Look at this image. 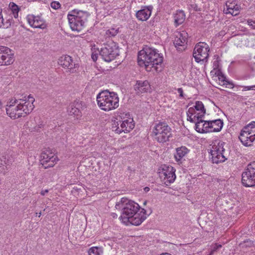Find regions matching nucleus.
Masks as SVG:
<instances>
[{
	"instance_id": "f257e3e1",
	"label": "nucleus",
	"mask_w": 255,
	"mask_h": 255,
	"mask_svg": "<svg viewBox=\"0 0 255 255\" xmlns=\"http://www.w3.org/2000/svg\"><path fill=\"white\" fill-rule=\"evenodd\" d=\"M121 203L117 204L116 207L122 208L119 219L126 225L138 226L146 219V210L140 208L137 203L125 198L121 199Z\"/></svg>"
},
{
	"instance_id": "f03ea898",
	"label": "nucleus",
	"mask_w": 255,
	"mask_h": 255,
	"mask_svg": "<svg viewBox=\"0 0 255 255\" xmlns=\"http://www.w3.org/2000/svg\"><path fill=\"white\" fill-rule=\"evenodd\" d=\"M163 60V56L153 47L145 46L138 53V63L140 66H144L147 71L153 70L157 71L158 65Z\"/></svg>"
},
{
	"instance_id": "7ed1b4c3",
	"label": "nucleus",
	"mask_w": 255,
	"mask_h": 255,
	"mask_svg": "<svg viewBox=\"0 0 255 255\" xmlns=\"http://www.w3.org/2000/svg\"><path fill=\"white\" fill-rule=\"evenodd\" d=\"M34 99L29 95L24 97V99H20L16 106H7L6 111L7 115L12 119H18L29 114L33 109Z\"/></svg>"
},
{
	"instance_id": "20e7f679",
	"label": "nucleus",
	"mask_w": 255,
	"mask_h": 255,
	"mask_svg": "<svg viewBox=\"0 0 255 255\" xmlns=\"http://www.w3.org/2000/svg\"><path fill=\"white\" fill-rule=\"evenodd\" d=\"M97 101L99 108L106 112L115 110L119 106V98L117 94L108 90L99 93L97 96Z\"/></svg>"
},
{
	"instance_id": "39448f33",
	"label": "nucleus",
	"mask_w": 255,
	"mask_h": 255,
	"mask_svg": "<svg viewBox=\"0 0 255 255\" xmlns=\"http://www.w3.org/2000/svg\"><path fill=\"white\" fill-rule=\"evenodd\" d=\"M89 13L87 11L74 9L67 15L69 23L73 31H81L86 25Z\"/></svg>"
},
{
	"instance_id": "423d86ee",
	"label": "nucleus",
	"mask_w": 255,
	"mask_h": 255,
	"mask_svg": "<svg viewBox=\"0 0 255 255\" xmlns=\"http://www.w3.org/2000/svg\"><path fill=\"white\" fill-rule=\"evenodd\" d=\"M134 127L133 119L130 117L129 114H121L116 120L112 121V129L117 133L122 132H128Z\"/></svg>"
},
{
	"instance_id": "0eeeda50",
	"label": "nucleus",
	"mask_w": 255,
	"mask_h": 255,
	"mask_svg": "<svg viewBox=\"0 0 255 255\" xmlns=\"http://www.w3.org/2000/svg\"><path fill=\"white\" fill-rule=\"evenodd\" d=\"M152 134L157 142L164 143L172 136L171 128L166 122H159L154 124Z\"/></svg>"
},
{
	"instance_id": "6e6552de",
	"label": "nucleus",
	"mask_w": 255,
	"mask_h": 255,
	"mask_svg": "<svg viewBox=\"0 0 255 255\" xmlns=\"http://www.w3.org/2000/svg\"><path fill=\"white\" fill-rule=\"evenodd\" d=\"M224 123L221 119L212 121H200L196 123V130L199 133H207L220 131Z\"/></svg>"
},
{
	"instance_id": "1a4fd4ad",
	"label": "nucleus",
	"mask_w": 255,
	"mask_h": 255,
	"mask_svg": "<svg viewBox=\"0 0 255 255\" xmlns=\"http://www.w3.org/2000/svg\"><path fill=\"white\" fill-rule=\"evenodd\" d=\"M100 56L106 62H111L119 55V50L116 43L109 40L104 43L99 52Z\"/></svg>"
},
{
	"instance_id": "9d476101",
	"label": "nucleus",
	"mask_w": 255,
	"mask_h": 255,
	"mask_svg": "<svg viewBox=\"0 0 255 255\" xmlns=\"http://www.w3.org/2000/svg\"><path fill=\"white\" fill-rule=\"evenodd\" d=\"M225 144V143L223 141L216 140L211 144L212 147L210 149L209 153L212 156L211 159L213 163L218 164L224 162L227 159L224 148Z\"/></svg>"
},
{
	"instance_id": "9b49d317",
	"label": "nucleus",
	"mask_w": 255,
	"mask_h": 255,
	"mask_svg": "<svg viewBox=\"0 0 255 255\" xmlns=\"http://www.w3.org/2000/svg\"><path fill=\"white\" fill-rule=\"evenodd\" d=\"M206 114V110L201 101H197L192 107L188 109L187 112V120L191 123H195L203 121L202 118Z\"/></svg>"
},
{
	"instance_id": "f8f14e48",
	"label": "nucleus",
	"mask_w": 255,
	"mask_h": 255,
	"mask_svg": "<svg viewBox=\"0 0 255 255\" xmlns=\"http://www.w3.org/2000/svg\"><path fill=\"white\" fill-rule=\"evenodd\" d=\"M160 178L166 186L174 182L176 179L175 169L171 166L162 165L158 170Z\"/></svg>"
},
{
	"instance_id": "ddd939ff",
	"label": "nucleus",
	"mask_w": 255,
	"mask_h": 255,
	"mask_svg": "<svg viewBox=\"0 0 255 255\" xmlns=\"http://www.w3.org/2000/svg\"><path fill=\"white\" fill-rule=\"evenodd\" d=\"M242 183L245 187H255V161L249 164L242 173Z\"/></svg>"
},
{
	"instance_id": "4468645a",
	"label": "nucleus",
	"mask_w": 255,
	"mask_h": 255,
	"mask_svg": "<svg viewBox=\"0 0 255 255\" xmlns=\"http://www.w3.org/2000/svg\"><path fill=\"white\" fill-rule=\"evenodd\" d=\"M209 51L210 47L207 43L205 42L197 43L194 47L193 53L195 61L198 63L207 62Z\"/></svg>"
},
{
	"instance_id": "2eb2a0df",
	"label": "nucleus",
	"mask_w": 255,
	"mask_h": 255,
	"mask_svg": "<svg viewBox=\"0 0 255 255\" xmlns=\"http://www.w3.org/2000/svg\"><path fill=\"white\" fill-rule=\"evenodd\" d=\"M40 157L41 163L45 169L53 167L58 160L57 156L49 150L43 151Z\"/></svg>"
},
{
	"instance_id": "dca6fc26",
	"label": "nucleus",
	"mask_w": 255,
	"mask_h": 255,
	"mask_svg": "<svg viewBox=\"0 0 255 255\" xmlns=\"http://www.w3.org/2000/svg\"><path fill=\"white\" fill-rule=\"evenodd\" d=\"M188 37V33L185 31H176L174 33V44L178 50L182 51L185 48Z\"/></svg>"
},
{
	"instance_id": "f3484780",
	"label": "nucleus",
	"mask_w": 255,
	"mask_h": 255,
	"mask_svg": "<svg viewBox=\"0 0 255 255\" xmlns=\"http://www.w3.org/2000/svg\"><path fill=\"white\" fill-rule=\"evenodd\" d=\"M86 108V104L80 100H75L71 103L68 108L69 115L78 119L82 117V111Z\"/></svg>"
},
{
	"instance_id": "a211bd4d",
	"label": "nucleus",
	"mask_w": 255,
	"mask_h": 255,
	"mask_svg": "<svg viewBox=\"0 0 255 255\" xmlns=\"http://www.w3.org/2000/svg\"><path fill=\"white\" fill-rule=\"evenodd\" d=\"M14 61L13 53L9 48L0 46V65H9Z\"/></svg>"
},
{
	"instance_id": "6ab92c4d",
	"label": "nucleus",
	"mask_w": 255,
	"mask_h": 255,
	"mask_svg": "<svg viewBox=\"0 0 255 255\" xmlns=\"http://www.w3.org/2000/svg\"><path fill=\"white\" fill-rule=\"evenodd\" d=\"M58 63L63 68L73 73L78 67V64L74 62L72 57L68 55H63L58 59Z\"/></svg>"
},
{
	"instance_id": "aec40b11",
	"label": "nucleus",
	"mask_w": 255,
	"mask_h": 255,
	"mask_svg": "<svg viewBox=\"0 0 255 255\" xmlns=\"http://www.w3.org/2000/svg\"><path fill=\"white\" fill-rule=\"evenodd\" d=\"M26 20L30 26L33 28L44 29L46 27L45 21L40 16L33 14H28Z\"/></svg>"
},
{
	"instance_id": "412c9836",
	"label": "nucleus",
	"mask_w": 255,
	"mask_h": 255,
	"mask_svg": "<svg viewBox=\"0 0 255 255\" xmlns=\"http://www.w3.org/2000/svg\"><path fill=\"white\" fill-rule=\"evenodd\" d=\"M152 6L151 5L144 6L142 9L138 10L136 13L137 18L140 21H146L150 16Z\"/></svg>"
},
{
	"instance_id": "4be33fe9",
	"label": "nucleus",
	"mask_w": 255,
	"mask_h": 255,
	"mask_svg": "<svg viewBox=\"0 0 255 255\" xmlns=\"http://www.w3.org/2000/svg\"><path fill=\"white\" fill-rule=\"evenodd\" d=\"M14 161V158L12 153H8L0 157V170L7 169V166H10Z\"/></svg>"
},
{
	"instance_id": "5701e85b",
	"label": "nucleus",
	"mask_w": 255,
	"mask_h": 255,
	"mask_svg": "<svg viewBox=\"0 0 255 255\" xmlns=\"http://www.w3.org/2000/svg\"><path fill=\"white\" fill-rule=\"evenodd\" d=\"M227 9L225 10L226 14H231L233 16L237 15L240 12V6L237 4L236 1L228 0L226 2Z\"/></svg>"
},
{
	"instance_id": "b1692460",
	"label": "nucleus",
	"mask_w": 255,
	"mask_h": 255,
	"mask_svg": "<svg viewBox=\"0 0 255 255\" xmlns=\"http://www.w3.org/2000/svg\"><path fill=\"white\" fill-rule=\"evenodd\" d=\"M134 89L137 94H142L150 92L151 87L147 80L138 81L135 85Z\"/></svg>"
},
{
	"instance_id": "393cba45",
	"label": "nucleus",
	"mask_w": 255,
	"mask_h": 255,
	"mask_svg": "<svg viewBox=\"0 0 255 255\" xmlns=\"http://www.w3.org/2000/svg\"><path fill=\"white\" fill-rule=\"evenodd\" d=\"M239 138L243 144L246 146H251L255 140V136L243 130H241Z\"/></svg>"
},
{
	"instance_id": "a878e982",
	"label": "nucleus",
	"mask_w": 255,
	"mask_h": 255,
	"mask_svg": "<svg viewBox=\"0 0 255 255\" xmlns=\"http://www.w3.org/2000/svg\"><path fill=\"white\" fill-rule=\"evenodd\" d=\"M189 150L185 146H182L176 148V153L174 154V158L177 162L180 161L189 152Z\"/></svg>"
},
{
	"instance_id": "bb28decb",
	"label": "nucleus",
	"mask_w": 255,
	"mask_h": 255,
	"mask_svg": "<svg viewBox=\"0 0 255 255\" xmlns=\"http://www.w3.org/2000/svg\"><path fill=\"white\" fill-rule=\"evenodd\" d=\"M185 19V15L182 10L177 11L174 15V21L177 25L182 24L184 21Z\"/></svg>"
},
{
	"instance_id": "cd10ccee",
	"label": "nucleus",
	"mask_w": 255,
	"mask_h": 255,
	"mask_svg": "<svg viewBox=\"0 0 255 255\" xmlns=\"http://www.w3.org/2000/svg\"><path fill=\"white\" fill-rule=\"evenodd\" d=\"M13 22L12 18L6 19L5 21L3 17L1 10H0V28H7L10 26Z\"/></svg>"
},
{
	"instance_id": "c85d7f7f",
	"label": "nucleus",
	"mask_w": 255,
	"mask_h": 255,
	"mask_svg": "<svg viewBox=\"0 0 255 255\" xmlns=\"http://www.w3.org/2000/svg\"><path fill=\"white\" fill-rule=\"evenodd\" d=\"M242 130L245 131V132L255 136V122H252L244 127Z\"/></svg>"
},
{
	"instance_id": "c756f323",
	"label": "nucleus",
	"mask_w": 255,
	"mask_h": 255,
	"mask_svg": "<svg viewBox=\"0 0 255 255\" xmlns=\"http://www.w3.org/2000/svg\"><path fill=\"white\" fill-rule=\"evenodd\" d=\"M218 79L221 83H222L223 85H225L226 87H229L230 88H233L234 85L232 82L226 80V77L222 73H219L218 74Z\"/></svg>"
},
{
	"instance_id": "7c9ffc66",
	"label": "nucleus",
	"mask_w": 255,
	"mask_h": 255,
	"mask_svg": "<svg viewBox=\"0 0 255 255\" xmlns=\"http://www.w3.org/2000/svg\"><path fill=\"white\" fill-rule=\"evenodd\" d=\"M103 252L102 249L98 247H91L88 252L89 255H101Z\"/></svg>"
},
{
	"instance_id": "2f4dec72",
	"label": "nucleus",
	"mask_w": 255,
	"mask_h": 255,
	"mask_svg": "<svg viewBox=\"0 0 255 255\" xmlns=\"http://www.w3.org/2000/svg\"><path fill=\"white\" fill-rule=\"evenodd\" d=\"M9 6L10 7V9L12 12L13 17L15 18H17L18 16V12L19 11V8L18 7V5L13 2H10L9 4Z\"/></svg>"
},
{
	"instance_id": "473e14b6",
	"label": "nucleus",
	"mask_w": 255,
	"mask_h": 255,
	"mask_svg": "<svg viewBox=\"0 0 255 255\" xmlns=\"http://www.w3.org/2000/svg\"><path fill=\"white\" fill-rule=\"evenodd\" d=\"M119 32L118 29L114 28H110L107 30L106 32V36L108 37H113L116 35Z\"/></svg>"
},
{
	"instance_id": "72a5a7b5",
	"label": "nucleus",
	"mask_w": 255,
	"mask_h": 255,
	"mask_svg": "<svg viewBox=\"0 0 255 255\" xmlns=\"http://www.w3.org/2000/svg\"><path fill=\"white\" fill-rule=\"evenodd\" d=\"M39 122L37 126L33 128V130L35 131H40V129L43 128L44 125L43 124V122L40 120L39 118Z\"/></svg>"
},
{
	"instance_id": "f704fd0d",
	"label": "nucleus",
	"mask_w": 255,
	"mask_h": 255,
	"mask_svg": "<svg viewBox=\"0 0 255 255\" xmlns=\"http://www.w3.org/2000/svg\"><path fill=\"white\" fill-rule=\"evenodd\" d=\"M50 5H51V7L54 9H57L59 8H60V3L58 1H52Z\"/></svg>"
},
{
	"instance_id": "c9c22d12",
	"label": "nucleus",
	"mask_w": 255,
	"mask_h": 255,
	"mask_svg": "<svg viewBox=\"0 0 255 255\" xmlns=\"http://www.w3.org/2000/svg\"><path fill=\"white\" fill-rule=\"evenodd\" d=\"M243 87V91L255 90V85L250 86H242Z\"/></svg>"
},
{
	"instance_id": "e433bc0d",
	"label": "nucleus",
	"mask_w": 255,
	"mask_h": 255,
	"mask_svg": "<svg viewBox=\"0 0 255 255\" xmlns=\"http://www.w3.org/2000/svg\"><path fill=\"white\" fill-rule=\"evenodd\" d=\"M18 101L17 100H15V99H11L10 100V101L9 102L8 104L6 105V107L7 106H16V104H18Z\"/></svg>"
},
{
	"instance_id": "4c0bfd02",
	"label": "nucleus",
	"mask_w": 255,
	"mask_h": 255,
	"mask_svg": "<svg viewBox=\"0 0 255 255\" xmlns=\"http://www.w3.org/2000/svg\"><path fill=\"white\" fill-rule=\"evenodd\" d=\"M177 92L179 94V96L181 98L183 97V91L181 88H178Z\"/></svg>"
},
{
	"instance_id": "58836bf2",
	"label": "nucleus",
	"mask_w": 255,
	"mask_h": 255,
	"mask_svg": "<svg viewBox=\"0 0 255 255\" xmlns=\"http://www.w3.org/2000/svg\"><path fill=\"white\" fill-rule=\"evenodd\" d=\"M98 54L93 53L91 55V57L94 61H96L98 58Z\"/></svg>"
},
{
	"instance_id": "ea45409f",
	"label": "nucleus",
	"mask_w": 255,
	"mask_h": 255,
	"mask_svg": "<svg viewBox=\"0 0 255 255\" xmlns=\"http://www.w3.org/2000/svg\"><path fill=\"white\" fill-rule=\"evenodd\" d=\"M253 20L252 19H248L247 21L248 24L252 27V28L253 29V27L255 26V25H254L253 23Z\"/></svg>"
},
{
	"instance_id": "a19ab883",
	"label": "nucleus",
	"mask_w": 255,
	"mask_h": 255,
	"mask_svg": "<svg viewBox=\"0 0 255 255\" xmlns=\"http://www.w3.org/2000/svg\"><path fill=\"white\" fill-rule=\"evenodd\" d=\"M49 192V190L48 189L45 190H42L40 192V194L42 196H44L46 193H47Z\"/></svg>"
},
{
	"instance_id": "79ce46f5",
	"label": "nucleus",
	"mask_w": 255,
	"mask_h": 255,
	"mask_svg": "<svg viewBox=\"0 0 255 255\" xmlns=\"http://www.w3.org/2000/svg\"><path fill=\"white\" fill-rule=\"evenodd\" d=\"M111 216L113 217V218H117L118 217V215L116 213H113L111 214Z\"/></svg>"
},
{
	"instance_id": "37998d69",
	"label": "nucleus",
	"mask_w": 255,
	"mask_h": 255,
	"mask_svg": "<svg viewBox=\"0 0 255 255\" xmlns=\"http://www.w3.org/2000/svg\"><path fill=\"white\" fill-rule=\"evenodd\" d=\"M160 255H171L170 254L165 253L161 254Z\"/></svg>"
},
{
	"instance_id": "c03bdc74",
	"label": "nucleus",
	"mask_w": 255,
	"mask_h": 255,
	"mask_svg": "<svg viewBox=\"0 0 255 255\" xmlns=\"http://www.w3.org/2000/svg\"><path fill=\"white\" fill-rule=\"evenodd\" d=\"M144 190L145 191H148L149 190V187H146L145 188H144Z\"/></svg>"
},
{
	"instance_id": "a18cd8bd",
	"label": "nucleus",
	"mask_w": 255,
	"mask_h": 255,
	"mask_svg": "<svg viewBox=\"0 0 255 255\" xmlns=\"http://www.w3.org/2000/svg\"><path fill=\"white\" fill-rule=\"evenodd\" d=\"M36 216H38L39 217H40L41 215V212H40L39 213H36Z\"/></svg>"
},
{
	"instance_id": "49530a36",
	"label": "nucleus",
	"mask_w": 255,
	"mask_h": 255,
	"mask_svg": "<svg viewBox=\"0 0 255 255\" xmlns=\"http://www.w3.org/2000/svg\"><path fill=\"white\" fill-rule=\"evenodd\" d=\"M158 67L159 68V67H158ZM159 68H161V67H159ZM158 70L157 71H160L161 69H159V68H158Z\"/></svg>"
},
{
	"instance_id": "de8ad7c7",
	"label": "nucleus",
	"mask_w": 255,
	"mask_h": 255,
	"mask_svg": "<svg viewBox=\"0 0 255 255\" xmlns=\"http://www.w3.org/2000/svg\"><path fill=\"white\" fill-rule=\"evenodd\" d=\"M253 22L254 24H255V21L253 20Z\"/></svg>"
},
{
	"instance_id": "09e8293b",
	"label": "nucleus",
	"mask_w": 255,
	"mask_h": 255,
	"mask_svg": "<svg viewBox=\"0 0 255 255\" xmlns=\"http://www.w3.org/2000/svg\"><path fill=\"white\" fill-rule=\"evenodd\" d=\"M253 29H255V26L253 27Z\"/></svg>"
}]
</instances>
